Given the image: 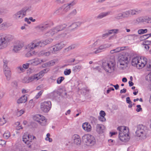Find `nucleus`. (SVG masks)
<instances>
[{
    "mask_svg": "<svg viewBox=\"0 0 151 151\" xmlns=\"http://www.w3.org/2000/svg\"><path fill=\"white\" fill-rule=\"evenodd\" d=\"M119 131V137L122 141L127 142L129 139V129L127 128L124 126H121L117 128Z\"/></svg>",
    "mask_w": 151,
    "mask_h": 151,
    "instance_id": "nucleus-1",
    "label": "nucleus"
},
{
    "mask_svg": "<svg viewBox=\"0 0 151 151\" xmlns=\"http://www.w3.org/2000/svg\"><path fill=\"white\" fill-rule=\"evenodd\" d=\"M115 63L114 61H109L102 63L103 68L107 73H111L114 71Z\"/></svg>",
    "mask_w": 151,
    "mask_h": 151,
    "instance_id": "nucleus-2",
    "label": "nucleus"
},
{
    "mask_svg": "<svg viewBox=\"0 0 151 151\" xmlns=\"http://www.w3.org/2000/svg\"><path fill=\"white\" fill-rule=\"evenodd\" d=\"M31 10V7H24L15 13L13 16V18L16 20H20L25 16L26 13L29 12Z\"/></svg>",
    "mask_w": 151,
    "mask_h": 151,
    "instance_id": "nucleus-3",
    "label": "nucleus"
},
{
    "mask_svg": "<svg viewBox=\"0 0 151 151\" xmlns=\"http://www.w3.org/2000/svg\"><path fill=\"white\" fill-rule=\"evenodd\" d=\"M11 40V38L10 35L0 34V50L7 47Z\"/></svg>",
    "mask_w": 151,
    "mask_h": 151,
    "instance_id": "nucleus-4",
    "label": "nucleus"
},
{
    "mask_svg": "<svg viewBox=\"0 0 151 151\" xmlns=\"http://www.w3.org/2000/svg\"><path fill=\"white\" fill-rule=\"evenodd\" d=\"M147 131L146 127L142 124H139L137 127L136 135L139 137H141L142 139H145L146 138Z\"/></svg>",
    "mask_w": 151,
    "mask_h": 151,
    "instance_id": "nucleus-5",
    "label": "nucleus"
},
{
    "mask_svg": "<svg viewBox=\"0 0 151 151\" xmlns=\"http://www.w3.org/2000/svg\"><path fill=\"white\" fill-rule=\"evenodd\" d=\"M76 3L75 1H73L71 3H68L64 4L61 7L57 10L55 13L57 14H63L61 12L62 10L64 12H67L70 9L73 7Z\"/></svg>",
    "mask_w": 151,
    "mask_h": 151,
    "instance_id": "nucleus-6",
    "label": "nucleus"
},
{
    "mask_svg": "<svg viewBox=\"0 0 151 151\" xmlns=\"http://www.w3.org/2000/svg\"><path fill=\"white\" fill-rule=\"evenodd\" d=\"M83 141L86 143L87 145L92 146L94 145L95 140L94 137L90 134H85L82 137Z\"/></svg>",
    "mask_w": 151,
    "mask_h": 151,
    "instance_id": "nucleus-7",
    "label": "nucleus"
},
{
    "mask_svg": "<svg viewBox=\"0 0 151 151\" xmlns=\"http://www.w3.org/2000/svg\"><path fill=\"white\" fill-rule=\"evenodd\" d=\"M45 45L44 40H41L32 42L27 46V48L29 50H33L34 48L44 47Z\"/></svg>",
    "mask_w": 151,
    "mask_h": 151,
    "instance_id": "nucleus-8",
    "label": "nucleus"
},
{
    "mask_svg": "<svg viewBox=\"0 0 151 151\" xmlns=\"http://www.w3.org/2000/svg\"><path fill=\"white\" fill-rule=\"evenodd\" d=\"M67 25L65 24L58 26L52 29H51L48 33L50 34L52 36L57 33L58 32L64 29L66 27Z\"/></svg>",
    "mask_w": 151,
    "mask_h": 151,
    "instance_id": "nucleus-9",
    "label": "nucleus"
},
{
    "mask_svg": "<svg viewBox=\"0 0 151 151\" xmlns=\"http://www.w3.org/2000/svg\"><path fill=\"white\" fill-rule=\"evenodd\" d=\"M51 107V103L50 101H45L41 104V109L44 112L46 113L48 112Z\"/></svg>",
    "mask_w": 151,
    "mask_h": 151,
    "instance_id": "nucleus-10",
    "label": "nucleus"
},
{
    "mask_svg": "<svg viewBox=\"0 0 151 151\" xmlns=\"http://www.w3.org/2000/svg\"><path fill=\"white\" fill-rule=\"evenodd\" d=\"M32 137L33 139L35 138V136H32L31 135L27 133H25L23 136V141L28 145V147L29 148L31 147V143L32 142Z\"/></svg>",
    "mask_w": 151,
    "mask_h": 151,
    "instance_id": "nucleus-11",
    "label": "nucleus"
},
{
    "mask_svg": "<svg viewBox=\"0 0 151 151\" xmlns=\"http://www.w3.org/2000/svg\"><path fill=\"white\" fill-rule=\"evenodd\" d=\"M65 46L63 42H61L58 44L52 46L50 49L52 53L55 54L56 52L60 50L63 48Z\"/></svg>",
    "mask_w": 151,
    "mask_h": 151,
    "instance_id": "nucleus-12",
    "label": "nucleus"
},
{
    "mask_svg": "<svg viewBox=\"0 0 151 151\" xmlns=\"http://www.w3.org/2000/svg\"><path fill=\"white\" fill-rule=\"evenodd\" d=\"M34 119L41 125L45 126L46 124V119L45 117L42 115L40 114L36 115L34 116Z\"/></svg>",
    "mask_w": 151,
    "mask_h": 151,
    "instance_id": "nucleus-13",
    "label": "nucleus"
},
{
    "mask_svg": "<svg viewBox=\"0 0 151 151\" xmlns=\"http://www.w3.org/2000/svg\"><path fill=\"white\" fill-rule=\"evenodd\" d=\"M52 24L53 23L51 21H48L38 26L37 28L39 30L42 31L50 27Z\"/></svg>",
    "mask_w": 151,
    "mask_h": 151,
    "instance_id": "nucleus-14",
    "label": "nucleus"
},
{
    "mask_svg": "<svg viewBox=\"0 0 151 151\" xmlns=\"http://www.w3.org/2000/svg\"><path fill=\"white\" fill-rule=\"evenodd\" d=\"M111 46V45L109 44H108L101 45L95 51H93V53L97 54L102 52L104 51L105 49L110 47Z\"/></svg>",
    "mask_w": 151,
    "mask_h": 151,
    "instance_id": "nucleus-15",
    "label": "nucleus"
},
{
    "mask_svg": "<svg viewBox=\"0 0 151 151\" xmlns=\"http://www.w3.org/2000/svg\"><path fill=\"white\" fill-rule=\"evenodd\" d=\"M127 63L128 60L127 57H122L119 58L118 63L120 65L123 66L121 67L122 68L127 67Z\"/></svg>",
    "mask_w": 151,
    "mask_h": 151,
    "instance_id": "nucleus-16",
    "label": "nucleus"
},
{
    "mask_svg": "<svg viewBox=\"0 0 151 151\" xmlns=\"http://www.w3.org/2000/svg\"><path fill=\"white\" fill-rule=\"evenodd\" d=\"M147 63V59L146 58H143L142 59L141 58V60L138 62L136 67L138 69H141L145 66Z\"/></svg>",
    "mask_w": 151,
    "mask_h": 151,
    "instance_id": "nucleus-17",
    "label": "nucleus"
},
{
    "mask_svg": "<svg viewBox=\"0 0 151 151\" xmlns=\"http://www.w3.org/2000/svg\"><path fill=\"white\" fill-rule=\"evenodd\" d=\"M23 46V44L21 42H19L13 46L12 51L14 53H17L22 49Z\"/></svg>",
    "mask_w": 151,
    "mask_h": 151,
    "instance_id": "nucleus-18",
    "label": "nucleus"
},
{
    "mask_svg": "<svg viewBox=\"0 0 151 151\" xmlns=\"http://www.w3.org/2000/svg\"><path fill=\"white\" fill-rule=\"evenodd\" d=\"M44 62L45 61L42 59L37 58L28 61V62H29L30 64L33 65H36Z\"/></svg>",
    "mask_w": 151,
    "mask_h": 151,
    "instance_id": "nucleus-19",
    "label": "nucleus"
},
{
    "mask_svg": "<svg viewBox=\"0 0 151 151\" xmlns=\"http://www.w3.org/2000/svg\"><path fill=\"white\" fill-rule=\"evenodd\" d=\"M105 128L103 125L97 124L96 125V131L99 134H101L103 133Z\"/></svg>",
    "mask_w": 151,
    "mask_h": 151,
    "instance_id": "nucleus-20",
    "label": "nucleus"
},
{
    "mask_svg": "<svg viewBox=\"0 0 151 151\" xmlns=\"http://www.w3.org/2000/svg\"><path fill=\"white\" fill-rule=\"evenodd\" d=\"M82 127L83 129L87 132H89L91 130V125L88 122H85L83 123Z\"/></svg>",
    "mask_w": 151,
    "mask_h": 151,
    "instance_id": "nucleus-21",
    "label": "nucleus"
},
{
    "mask_svg": "<svg viewBox=\"0 0 151 151\" xmlns=\"http://www.w3.org/2000/svg\"><path fill=\"white\" fill-rule=\"evenodd\" d=\"M72 139L73 140L74 143L76 145H80L81 143V139L79 136L76 134L74 135Z\"/></svg>",
    "mask_w": 151,
    "mask_h": 151,
    "instance_id": "nucleus-22",
    "label": "nucleus"
},
{
    "mask_svg": "<svg viewBox=\"0 0 151 151\" xmlns=\"http://www.w3.org/2000/svg\"><path fill=\"white\" fill-rule=\"evenodd\" d=\"M141 58L138 57H135L133 58L131 62L132 65L134 66H136L138 62L141 60Z\"/></svg>",
    "mask_w": 151,
    "mask_h": 151,
    "instance_id": "nucleus-23",
    "label": "nucleus"
},
{
    "mask_svg": "<svg viewBox=\"0 0 151 151\" xmlns=\"http://www.w3.org/2000/svg\"><path fill=\"white\" fill-rule=\"evenodd\" d=\"M111 13V12L108 11L106 12H103L100 14L97 17V19H102L104 17L108 15Z\"/></svg>",
    "mask_w": 151,
    "mask_h": 151,
    "instance_id": "nucleus-24",
    "label": "nucleus"
},
{
    "mask_svg": "<svg viewBox=\"0 0 151 151\" xmlns=\"http://www.w3.org/2000/svg\"><path fill=\"white\" fill-rule=\"evenodd\" d=\"M50 51L46 52L45 50H42L39 52L38 53V55L39 56H48L50 55L51 52V51L50 50Z\"/></svg>",
    "mask_w": 151,
    "mask_h": 151,
    "instance_id": "nucleus-25",
    "label": "nucleus"
},
{
    "mask_svg": "<svg viewBox=\"0 0 151 151\" xmlns=\"http://www.w3.org/2000/svg\"><path fill=\"white\" fill-rule=\"evenodd\" d=\"M130 14L132 15L137 14L140 13L142 11L141 9H130Z\"/></svg>",
    "mask_w": 151,
    "mask_h": 151,
    "instance_id": "nucleus-26",
    "label": "nucleus"
},
{
    "mask_svg": "<svg viewBox=\"0 0 151 151\" xmlns=\"http://www.w3.org/2000/svg\"><path fill=\"white\" fill-rule=\"evenodd\" d=\"M27 97L25 95L22 96L17 100V103L18 104L24 103L27 101Z\"/></svg>",
    "mask_w": 151,
    "mask_h": 151,
    "instance_id": "nucleus-27",
    "label": "nucleus"
},
{
    "mask_svg": "<svg viewBox=\"0 0 151 151\" xmlns=\"http://www.w3.org/2000/svg\"><path fill=\"white\" fill-rule=\"evenodd\" d=\"M4 73L6 77V80L7 81H9L11 77V72L9 70H5L4 71Z\"/></svg>",
    "mask_w": 151,
    "mask_h": 151,
    "instance_id": "nucleus-28",
    "label": "nucleus"
},
{
    "mask_svg": "<svg viewBox=\"0 0 151 151\" xmlns=\"http://www.w3.org/2000/svg\"><path fill=\"white\" fill-rule=\"evenodd\" d=\"M49 70L48 68H46L41 71L39 73H37L39 77H40V79L44 75V74L47 72Z\"/></svg>",
    "mask_w": 151,
    "mask_h": 151,
    "instance_id": "nucleus-29",
    "label": "nucleus"
},
{
    "mask_svg": "<svg viewBox=\"0 0 151 151\" xmlns=\"http://www.w3.org/2000/svg\"><path fill=\"white\" fill-rule=\"evenodd\" d=\"M26 49L28 51V52L25 55V56L27 57H29L33 55H35V52L34 51H32L33 50H28L26 47Z\"/></svg>",
    "mask_w": 151,
    "mask_h": 151,
    "instance_id": "nucleus-30",
    "label": "nucleus"
},
{
    "mask_svg": "<svg viewBox=\"0 0 151 151\" xmlns=\"http://www.w3.org/2000/svg\"><path fill=\"white\" fill-rule=\"evenodd\" d=\"M38 76V75L36 74L29 77V82L35 80H37L40 79V77H39Z\"/></svg>",
    "mask_w": 151,
    "mask_h": 151,
    "instance_id": "nucleus-31",
    "label": "nucleus"
},
{
    "mask_svg": "<svg viewBox=\"0 0 151 151\" xmlns=\"http://www.w3.org/2000/svg\"><path fill=\"white\" fill-rule=\"evenodd\" d=\"M83 67L82 65H76L73 68V71L74 73L79 72Z\"/></svg>",
    "mask_w": 151,
    "mask_h": 151,
    "instance_id": "nucleus-32",
    "label": "nucleus"
},
{
    "mask_svg": "<svg viewBox=\"0 0 151 151\" xmlns=\"http://www.w3.org/2000/svg\"><path fill=\"white\" fill-rule=\"evenodd\" d=\"M83 23L82 22H76L73 23L71 25H70L69 27H72L73 29L76 28L80 26L81 24Z\"/></svg>",
    "mask_w": 151,
    "mask_h": 151,
    "instance_id": "nucleus-33",
    "label": "nucleus"
},
{
    "mask_svg": "<svg viewBox=\"0 0 151 151\" xmlns=\"http://www.w3.org/2000/svg\"><path fill=\"white\" fill-rule=\"evenodd\" d=\"M77 13V12L76 9H73L68 15V17H71L73 16L76 15Z\"/></svg>",
    "mask_w": 151,
    "mask_h": 151,
    "instance_id": "nucleus-34",
    "label": "nucleus"
},
{
    "mask_svg": "<svg viewBox=\"0 0 151 151\" xmlns=\"http://www.w3.org/2000/svg\"><path fill=\"white\" fill-rule=\"evenodd\" d=\"M6 122V117L4 116L2 118L0 119V125H3L5 124Z\"/></svg>",
    "mask_w": 151,
    "mask_h": 151,
    "instance_id": "nucleus-35",
    "label": "nucleus"
},
{
    "mask_svg": "<svg viewBox=\"0 0 151 151\" xmlns=\"http://www.w3.org/2000/svg\"><path fill=\"white\" fill-rule=\"evenodd\" d=\"M10 132L9 131H6L3 134V137L5 139H8L10 137Z\"/></svg>",
    "mask_w": 151,
    "mask_h": 151,
    "instance_id": "nucleus-36",
    "label": "nucleus"
},
{
    "mask_svg": "<svg viewBox=\"0 0 151 151\" xmlns=\"http://www.w3.org/2000/svg\"><path fill=\"white\" fill-rule=\"evenodd\" d=\"M122 14L124 18L127 17H129V14H130V10L124 12L122 13Z\"/></svg>",
    "mask_w": 151,
    "mask_h": 151,
    "instance_id": "nucleus-37",
    "label": "nucleus"
},
{
    "mask_svg": "<svg viewBox=\"0 0 151 151\" xmlns=\"http://www.w3.org/2000/svg\"><path fill=\"white\" fill-rule=\"evenodd\" d=\"M145 79L148 82H151V72L146 76Z\"/></svg>",
    "mask_w": 151,
    "mask_h": 151,
    "instance_id": "nucleus-38",
    "label": "nucleus"
},
{
    "mask_svg": "<svg viewBox=\"0 0 151 151\" xmlns=\"http://www.w3.org/2000/svg\"><path fill=\"white\" fill-rule=\"evenodd\" d=\"M53 41V39L52 38H48L44 40V42L45 45L49 44L51 43Z\"/></svg>",
    "mask_w": 151,
    "mask_h": 151,
    "instance_id": "nucleus-39",
    "label": "nucleus"
},
{
    "mask_svg": "<svg viewBox=\"0 0 151 151\" xmlns=\"http://www.w3.org/2000/svg\"><path fill=\"white\" fill-rule=\"evenodd\" d=\"M57 60L56 59H53L48 62L49 66H51L54 65L56 62Z\"/></svg>",
    "mask_w": 151,
    "mask_h": 151,
    "instance_id": "nucleus-40",
    "label": "nucleus"
},
{
    "mask_svg": "<svg viewBox=\"0 0 151 151\" xmlns=\"http://www.w3.org/2000/svg\"><path fill=\"white\" fill-rule=\"evenodd\" d=\"M147 32V29H140L138 30V32L139 34H142L146 33Z\"/></svg>",
    "mask_w": 151,
    "mask_h": 151,
    "instance_id": "nucleus-41",
    "label": "nucleus"
},
{
    "mask_svg": "<svg viewBox=\"0 0 151 151\" xmlns=\"http://www.w3.org/2000/svg\"><path fill=\"white\" fill-rule=\"evenodd\" d=\"M77 45L76 44H74L71 45L69 46L67 48V50L68 51L71 50L76 48L77 47Z\"/></svg>",
    "mask_w": 151,
    "mask_h": 151,
    "instance_id": "nucleus-42",
    "label": "nucleus"
},
{
    "mask_svg": "<svg viewBox=\"0 0 151 151\" xmlns=\"http://www.w3.org/2000/svg\"><path fill=\"white\" fill-rule=\"evenodd\" d=\"M126 47H119L115 49L116 53L119 52L121 50H124Z\"/></svg>",
    "mask_w": 151,
    "mask_h": 151,
    "instance_id": "nucleus-43",
    "label": "nucleus"
},
{
    "mask_svg": "<svg viewBox=\"0 0 151 151\" xmlns=\"http://www.w3.org/2000/svg\"><path fill=\"white\" fill-rule=\"evenodd\" d=\"M65 78L63 77H60L58 78L57 79V83L60 84L61 83L62 81Z\"/></svg>",
    "mask_w": 151,
    "mask_h": 151,
    "instance_id": "nucleus-44",
    "label": "nucleus"
},
{
    "mask_svg": "<svg viewBox=\"0 0 151 151\" xmlns=\"http://www.w3.org/2000/svg\"><path fill=\"white\" fill-rule=\"evenodd\" d=\"M3 63H4L3 67L4 69L5 70H7L8 69V67L7 66V64L8 63V61L5 60H3Z\"/></svg>",
    "mask_w": 151,
    "mask_h": 151,
    "instance_id": "nucleus-45",
    "label": "nucleus"
},
{
    "mask_svg": "<svg viewBox=\"0 0 151 151\" xmlns=\"http://www.w3.org/2000/svg\"><path fill=\"white\" fill-rule=\"evenodd\" d=\"M119 29H111L109 31V33L110 34H111L112 33H118Z\"/></svg>",
    "mask_w": 151,
    "mask_h": 151,
    "instance_id": "nucleus-46",
    "label": "nucleus"
},
{
    "mask_svg": "<svg viewBox=\"0 0 151 151\" xmlns=\"http://www.w3.org/2000/svg\"><path fill=\"white\" fill-rule=\"evenodd\" d=\"M7 24L6 23H3L0 25V29H5V27H7Z\"/></svg>",
    "mask_w": 151,
    "mask_h": 151,
    "instance_id": "nucleus-47",
    "label": "nucleus"
},
{
    "mask_svg": "<svg viewBox=\"0 0 151 151\" xmlns=\"http://www.w3.org/2000/svg\"><path fill=\"white\" fill-rule=\"evenodd\" d=\"M71 71L70 69H66L64 71V74L65 75H68L71 73Z\"/></svg>",
    "mask_w": 151,
    "mask_h": 151,
    "instance_id": "nucleus-48",
    "label": "nucleus"
},
{
    "mask_svg": "<svg viewBox=\"0 0 151 151\" xmlns=\"http://www.w3.org/2000/svg\"><path fill=\"white\" fill-rule=\"evenodd\" d=\"M17 71L20 73L21 72H23L24 71V69L23 67H22L21 66L18 67L17 68Z\"/></svg>",
    "mask_w": 151,
    "mask_h": 151,
    "instance_id": "nucleus-49",
    "label": "nucleus"
},
{
    "mask_svg": "<svg viewBox=\"0 0 151 151\" xmlns=\"http://www.w3.org/2000/svg\"><path fill=\"white\" fill-rule=\"evenodd\" d=\"M115 18L117 19H122V18H124L122 13H120L118 14V15L116 16Z\"/></svg>",
    "mask_w": 151,
    "mask_h": 151,
    "instance_id": "nucleus-50",
    "label": "nucleus"
},
{
    "mask_svg": "<svg viewBox=\"0 0 151 151\" xmlns=\"http://www.w3.org/2000/svg\"><path fill=\"white\" fill-rule=\"evenodd\" d=\"M22 82L24 83H27L29 82V77H24L22 80Z\"/></svg>",
    "mask_w": 151,
    "mask_h": 151,
    "instance_id": "nucleus-51",
    "label": "nucleus"
},
{
    "mask_svg": "<svg viewBox=\"0 0 151 151\" xmlns=\"http://www.w3.org/2000/svg\"><path fill=\"white\" fill-rule=\"evenodd\" d=\"M149 37V35H148V34L144 35L140 37L141 39L142 40L146 39Z\"/></svg>",
    "mask_w": 151,
    "mask_h": 151,
    "instance_id": "nucleus-52",
    "label": "nucleus"
},
{
    "mask_svg": "<svg viewBox=\"0 0 151 151\" xmlns=\"http://www.w3.org/2000/svg\"><path fill=\"white\" fill-rule=\"evenodd\" d=\"M24 113V111L22 109L17 112V115L18 116H20Z\"/></svg>",
    "mask_w": 151,
    "mask_h": 151,
    "instance_id": "nucleus-53",
    "label": "nucleus"
},
{
    "mask_svg": "<svg viewBox=\"0 0 151 151\" xmlns=\"http://www.w3.org/2000/svg\"><path fill=\"white\" fill-rule=\"evenodd\" d=\"M99 119V120L101 122H104L106 121V119L105 118L104 116H99L98 117Z\"/></svg>",
    "mask_w": 151,
    "mask_h": 151,
    "instance_id": "nucleus-54",
    "label": "nucleus"
},
{
    "mask_svg": "<svg viewBox=\"0 0 151 151\" xmlns=\"http://www.w3.org/2000/svg\"><path fill=\"white\" fill-rule=\"evenodd\" d=\"M30 63L29 62L28 63H27L25 64H24L23 65L22 67L24 69H27L29 67V65L30 64Z\"/></svg>",
    "mask_w": 151,
    "mask_h": 151,
    "instance_id": "nucleus-55",
    "label": "nucleus"
},
{
    "mask_svg": "<svg viewBox=\"0 0 151 151\" xmlns=\"http://www.w3.org/2000/svg\"><path fill=\"white\" fill-rule=\"evenodd\" d=\"M5 94V92L3 91H0V100L3 97Z\"/></svg>",
    "mask_w": 151,
    "mask_h": 151,
    "instance_id": "nucleus-56",
    "label": "nucleus"
},
{
    "mask_svg": "<svg viewBox=\"0 0 151 151\" xmlns=\"http://www.w3.org/2000/svg\"><path fill=\"white\" fill-rule=\"evenodd\" d=\"M98 40L96 41L92 45V46H90L91 47V48H93V50H94L96 49V48H94L95 46L97 45L98 44Z\"/></svg>",
    "mask_w": 151,
    "mask_h": 151,
    "instance_id": "nucleus-57",
    "label": "nucleus"
},
{
    "mask_svg": "<svg viewBox=\"0 0 151 151\" xmlns=\"http://www.w3.org/2000/svg\"><path fill=\"white\" fill-rule=\"evenodd\" d=\"M137 108L136 109V111L138 112H139L142 111V108L141 107V105H138L137 106Z\"/></svg>",
    "mask_w": 151,
    "mask_h": 151,
    "instance_id": "nucleus-58",
    "label": "nucleus"
},
{
    "mask_svg": "<svg viewBox=\"0 0 151 151\" xmlns=\"http://www.w3.org/2000/svg\"><path fill=\"white\" fill-rule=\"evenodd\" d=\"M42 91H40L36 96L35 98L36 99H38L40 96L42 95Z\"/></svg>",
    "mask_w": 151,
    "mask_h": 151,
    "instance_id": "nucleus-59",
    "label": "nucleus"
},
{
    "mask_svg": "<svg viewBox=\"0 0 151 151\" xmlns=\"http://www.w3.org/2000/svg\"><path fill=\"white\" fill-rule=\"evenodd\" d=\"M66 35H67V33H66L64 32V33H62L59 35V37L62 38V37H66Z\"/></svg>",
    "mask_w": 151,
    "mask_h": 151,
    "instance_id": "nucleus-60",
    "label": "nucleus"
},
{
    "mask_svg": "<svg viewBox=\"0 0 151 151\" xmlns=\"http://www.w3.org/2000/svg\"><path fill=\"white\" fill-rule=\"evenodd\" d=\"M110 35V34L109 33V31L108 33H106L104 34H103L102 35V37L103 38H104L106 37H107L109 35Z\"/></svg>",
    "mask_w": 151,
    "mask_h": 151,
    "instance_id": "nucleus-61",
    "label": "nucleus"
},
{
    "mask_svg": "<svg viewBox=\"0 0 151 151\" xmlns=\"http://www.w3.org/2000/svg\"><path fill=\"white\" fill-rule=\"evenodd\" d=\"M106 115V113L105 112L103 111H101L100 112V116H104Z\"/></svg>",
    "mask_w": 151,
    "mask_h": 151,
    "instance_id": "nucleus-62",
    "label": "nucleus"
},
{
    "mask_svg": "<svg viewBox=\"0 0 151 151\" xmlns=\"http://www.w3.org/2000/svg\"><path fill=\"white\" fill-rule=\"evenodd\" d=\"M6 142L2 139H0V145H3L6 144Z\"/></svg>",
    "mask_w": 151,
    "mask_h": 151,
    "instance_id": "nucleus-63",
    "label": "nucleus"
},
{
    "mask_svg": "<svg viewBox=\"0 0 151 151\" xmlns=\"http://www.w3.org/2000/svg\"><path fill=\"white\" fill-rule=\"evenodd\" d=\"M126 102L127 103L129 104L132 103V102L131 101L129 97H127L126 98Z\"/></svg>",
    "mask_w": 151,
    "mask_h": 151,
    "instance_id": "nucleus-64",
    "label": "nucleus"
}]
</instances>
